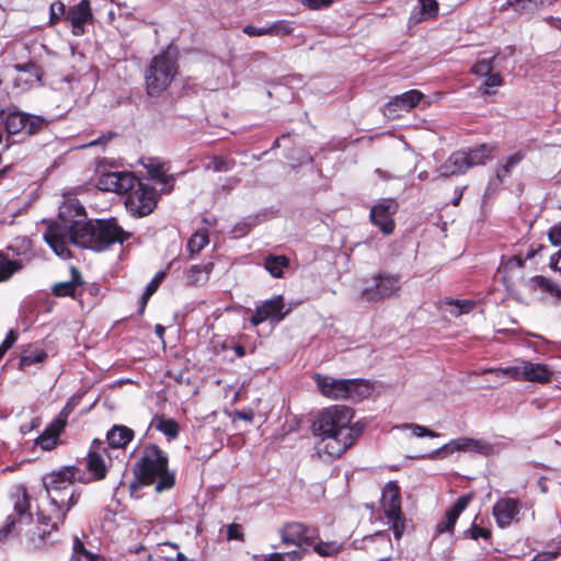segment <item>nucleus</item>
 Masks as SVG:
<instances>
[{
  "label": "nucleus",
  "instance_id": "nucleus-40",
  "mask_svg": "<svg viewBox=\"0 0 561 561\" xmlns=\"http://www.w3.org/2000/svg\"><path fill=\"white\" fill-rule=\"evenodd\" d=\"M14 68L19 72H25L28 75V78L25 80L26 82L33 83L39 82L42 80L43 70L33 61H28L26 64H18L14 66Z\"/></svg>",
  "mask_w": 561,
  "mask_h": 561
},
{
  "label": "nucleus",
  "instance_id": "nucleus-9",
  "mask_svg": "<svg viewBox=\"0 0 561 561\" xmlns=\"http://www.w3.org/2000/svg\"><path fill=\"white\" fill-rule=\"evenodd\" d=\"M282 542L286 546H296L298 550L288 552L291 560L301 559L302 553L319 539V529L300 522H288L279 528Z\"/></svg>",
  "mask_w": 561,
  "mask_h": 561
},
{
  "label": "nucleus",
  "instance_id": "nucleus-19",
  "mask_svg": "<svg viewBox=\"0 0 561 561\" xmlns=\"http://www.w3.org/2000/svg\"><path fill=\"white\" fill-rule=\"evenodd\" d=\"M106 451V448L103 447L102 440L99 438L93 439L91 448L87 455V470L92 476L94 481L104 480L107 476V467L105 465L104 458L102 457L100 450Z\"/></svg>",
  "mask_w": 561,
  "mask_h": 561
},
{
  "label": "nucleus",
  "instance_id": "nucleus-35",
  "mask_svg": "<svg viewBox=\"0 0 561 561\" xmlns=\"http://www.w3.org/2000/svg\"><path fill=\"white\" fill-rule=\"evenodd\" d=\"M558 0H510L508 3L519 12H535L540 8L548 7Z\"/></svg>",
  "mask_w": 561,
  "mask_h": 561
},
{
  "label": "nucleus",
  "instance_id": "nucleus-48",
  "mask_svg": "<svg viewBox=\"0 0 561 561\" xmlns=\"http://www.w3.org/2000/svg\"><path fill=\"white\" fill-rule=\"evenodd\" d=\"M493 71V59L478 60L472 67L471 72L477 76L486 77Z\"/></svg>",
  "mask_w": 561,
  "mask_h": 561
},
{
  "label": "nucleus",
  "instance_id": "nucleus-15",
  "mask_svg": "<svg viewBox=\"0 0 561 561\" xmlns=\"http://www.w3.org/2000/svg\"><path fill=\"white\" fill-rule=\"evenodd\" d=\"M399 209V204L393 198H388L376 204L370 209V220L385 234H391L394 231L396 222L393 216Z\"/></svg>",
  "mask_w": 561,
  "mask_h": 561
},
{
  "label": "nucleus",
  "instance_id": "nucleus-5",
  "mask_svg": "<svg viewBox=\"0 0 561 561\" xmlns=\"http://www.w3.org/2000/svg\"><path fill=\"white\" fill-rule=\"evenodd\" d=\"M179 72L178 58L167 48L156 55L147 66L144 79L146 93L158 98L168 90Z\"/></svg>",
  "mask_w": 561,
  "mask_h": 561
},
{
  "label": "nucleus",
  "instance_id": "nucleus-49",
  "mask_svg": "<svg viewBox=\"0 0 561 561\" xmlns=\"http://www.w3.org/2000/svg\"><path fill=\"white\" fill-rule=\"evenodd\" d=\"M471 444V453L490 456L494 451L493 445L484 439L472 438Z\"/></svg>",
  "mask_w": 561,
  "mask_h": 561
},
{
  "label": "nucleus",
  "instance_id": "nucleus-34",
  "mask_svg": "<svg viewBox=\"0 0 561 561\" xmlns=\"http://www.w3.org/2000/svg\"><path fill=\"white\" fill-rule=\"evenodd\" d=\"M209 243V236L206 229L197 231L191 236L186 249L190 252V259H193Z\"/></svg>",
  "mask_w": 561,
  "mask_h": 561
},
{
  "label": "nucleus",
  "instance_id": "nucleus-13",
  "mask_svg": "<svg viewBox=\"0 0 561 561\" xmlns=\"http://www.w3.org/2000/svg\"><path fill=\"white\" fill-rule=\"evenodd\" d=\"M288 312L289 310L285 309L284 296L276 295L256 306L255 311L249 321L253 327H257L265 321H270L271 323H279L285 319Z\"/></svg>",
  "mask_w": 561,
  "mask_h": 561
},
{
  "label": "nucleus",
  "instance_id": "nucleus-8",
  "mask_svg": "<svg viewBox=\"0 0 561 561\" xmlns=\"http://www.w3.org/2000/svg\"><path fill=\"white\" fill-rule=\"evenodd\" d=\"M380 506L394 538L400 539L405 531L407 519L401 510V489L397 481H389L382 488Z\"/></svg>",
  "mask_w": 561,
  "mask_h": 561
},
{
  "label": "nucleus",
  "instance_id": "nucleus-29",
  "mask_svg": "<svg viewBox=\"0 0 561 561\" xmlns=\"http://www.w3.org/2000/svg\"><path fill=\"white\" fill-rule=\"evenodd\" d=\"M150 425L157 431L163 433L169 439H174L179 436L180 426L174 419L165 417L163 414H156Z\"/></svg>",
  "mask_w": 561,
  "mask_h": 561
},
{
  "label": "nucleus",
  "instance_id": "nucleus-53",
  "mask_svg": "<svg viewBox=\"0 0 561 561\" xmlns=\"http://www.w3.org/2000/svg\"><path fill=\"white\" fill-rule=\"evenodd\" d=\"M503 84V78L500 73H493L486 76V79L484 80L482 87L484 88L483 93L484 94H491L492 92L489 90V88L493 87H500Z\"/></svg>",
  "mask_w": 561,
  "mask_h": 561
},
{
  "label": "nucleus",
  "instance_id": "nucleus-17",
  "mask_svg": "<svg viewBox=\"0 0 561 561\" xmlns=\"http://www.w3.org/2000/svg\"><path fill=\"white\" fill-rule=\"evenodd\" d=\"M519 511V500L502 497L494 504L492 514L497 526L500 528H506L517 518Z\"/></svg>",
  "mask_w": 561,
  "mask_h": 561
},
{
  "label": "nucleus",
  "instance_id": "nucleus-36",
  "mask_svg": "<svg viewBox=\"0 0 561 561\" xmlns=\"http://www.w3.org/2000/svg\"><path fill=\"white\" fill-rule=\"evenodd\" d=\"M526 158L524 150H518L510 156L506 161L496 170V178L502 182L503 179L512 172V170Z\"/></svg>",
  "mask_w": 561,
  "mask_h": 561
},
{
  "label": "nucleus",
  "instance_id": "nucleus-18",
  "mask_svg": "<svg viewBox=\"0 0 561 561\" xmlns=\"http://www.w3.org/2000/svg\"><path fill=\"white\" fill-rule=\"evenodd\" d=\"M134 173L131 172H106L100 175L98 187L102 191L125 194L127 187L134 183Z\"/></svg>",
  "mask_w": 561,
  "mask_h": 561
},
{
  "label": "nucleus",
  "instance_id": "nucleus-51",
  "mask_svg": "<svg viewBox=\"0 0 561 561\" xmlns=\"http://www.w3.org/2000/svg\"><path fill=\"white\" fill-rule=\"evenodd\" d=\"M469 537L473 540H478L479 538H482L486 541L491 540L492 533L488 528L480 527L477 524H472L471 527L466 531Z\"/></svg>",
  "mask_w": 561,
  "mask_h": 561
},
{
  "label": "nucleus",
  "instance_id": "nucleus-64",
  "mask_svg": "<svg viewBox=\"0 0 561 561\" xmlns=\"http://www.w3.org/2000/svg\"><path fill=\"white\" fill-rule=\"evenodd\" d=\"M73 561H100V557L87 550L82 554L78 556Z\"/></svg>",
  "mask_w": 561,
  "mask_h": 561
},
{
  "label": "nucleus",
  "instance_id": "nucleus-46",
  "mask_svg": "<svg viewBox=\"0 0 561 561\" xmlns=\"http://www.w3.org/2000/svg\"><path fill=\"white\" fill-rule=\"evenodd\" d=\"M268 32H271L268 33L271 36H287L294 32V28L290 26L289 22L280 20L268 25Z\"/></svg>",
  "mask_w": 561,
  "mask_h": 561
},
{
  "label": "nucleus",
  "instance_id": "nucleus-54",
  "mask_svg": "<svg viewBox=\"0 0 561 561\" xmlns=\"http://www.w3.org/2000/svg\"><path fill=\"white\" fill-rule=\"evenodd\" d=\"M227 539L244 541V534L242 531V526L237 523H231L227 527Z\"/></svg>",
  "mask_w": 561,
  "mask_h": 561
},
{
  "label": "nucleus",
  "instance_id": "nucleus-16",
  "mask_svg": "<svg viewBox=\"0 0 561 561\" xmlns=\"http://www.w3.org/2000/svg\"><path fill=\"white\" fill-rule=\"evenodd\" d=\"M66 20L72 26V34L82 36L85 33V24L93 22L90 1L81 0L79 3L71 5L67 11Z\"/></svg>",
  "mask_w": 561,
  "mask_h": 561
},
{
  "label": "nucleus",
  "instance_id": "nucleus-20",
  "mask_svg": "<svg viewBox=\"0 0 561 561\" xmlns=\"http://www.w3.org/2000/svg\"><path fill=\"white\" fill-rule=\"evenodd\" d=\"M473 497V493L460 495L455 504L446 511L444 518L436 525V531L438 534L453 531L460 514L467 508Z\"/></svg>",
  "mask_w": 561,
  "mask_h": 561
},
{
  "label": "nucleus",
  "instance_id": "nucleus-60",
  "mask_svg": "<svg viewBox=\"0 0 561 561\" xmlns=\"http://www.w3.org/2000/svg\"><path fill=\"white\" fill-rule=\"evenodd\" d=\"M550 266L561 273V249L550 256Z\"/></svg>",
  "mask_w": 561,
  "mask_h": 561
},
{
  "label": "nucleus",
  "instance_id": "nucleus-12",
  "mask_svg": "<svg viewBox=\"0 0 561 561\" xmlns=\"http://www.w3.org/2000/svg\"><path fill=\"white\" fill-rule=\"evenodd\" d=\"M401 287V275L377 273L371 277V285L362 289L360 298L367 302H378L398 296Z\"/></svg>",
  "mask_w": 561,
  "mask_h": 561
},
{
  "label": "nucleus",
  "instance_id": "nucleus-59",
  "mask_svg": "<svg viewBox=\"0 0 561 561\" xmlns=\"http://www.w3.org/2000/svg\"><path fill=\"white\" fill-rule=\"evenodd\" d=\"M242 31L248 36H264V35H268V33H270L268 26L256 27L253 25H245Z\"/></svg>",
  "mask_w": 561,
  "mask_h": 561
},
{
  "label": "nucleus",
  "instance_id": "nucleus-28",
  "mask_svg": "<svg viewBox=\"0 0 561 561\" xmlns=\"http://www.w3.org/2000/svg\"><path fill=\"white\" fill-rule=\"evenodd\" d=\"M423 99V93L419 90H410L400 95L394 96L387 106L399 107L400 110L409 111L415 107Z\"/></svg>",
  "mask_w": 561,
  "mask_h": 561
},
{
  "label": "nucleus",
  "instance_id": "nucleus-6",
  "mask_svg": "<svg viewBox=\"0 0 561 561\" xmlns=\"http://www.w3.org/2000/svg\"><path fill=\"white\" fill-rule=\"evenodd\" d=\"M125 206L133 217L141 218L150 215L158 205V193L149 179L134 175L131 187H127Z\"/></svg>",
  "mask_w": 561,
  "mask_h": 561
},
{
  "label": "nucleus",
  "instance_id": "nucleus-41",
  "mask_svg": "<svg viewBox=\"0 0 561 561\" xmlns=\"http://www.w3.org/2000/svg\"><path fill=\"white\" fill-rule=\"evenodd\" d=\"M421 18L417 21L432 20L438 16L439 4L437 0H417Z\"/></svg>",
  "mask_w": 561,
  "mask_h": 561
},
{
  "label": "nucleus",
  "instance_id": "nucleus-52",
  "mask_svg": "<svg viewBox=\"0 0 561 561\" xmlns=\"http://www.w3.org/2000/svg\"><path fill=\"white\" fill-rule=\"evenodd\" d=\"M404 427H408V428H411L412 430V433L413 435L417 436V437H438L439 436V433L437 432H434L423 425H420V424H414V423H411V424H404Z\"/></svg>",
  "mask_w": 561,
  "mask_h": 561
},
{
  "label": "nucleus",
  "instance_id": "nucleus-38",
  "mask_svg": "<svg viewBox=\"0 0 561 561\" xmlns=\"http://www.w3.org/2000/svg\"><path fill=\"white\" fill-rule=\"evenodd\" d=\"M440 304L453 307L454 309L450 310V313L455 317L469 313L476 307V302L473 300H460L451 298H445Z\"/></svg>",
  "mask_w": 561,
  "mask_h": 561
},
{
  "label": "nucleus",
  "instance_id": "nucleus-43",
  "mask_svg": "<svg viewBox=\"0 0 561 561\" xmlns=\"http://www.w3.org/2000/svg\"><path fill=\"white\" fill-rule=\"evenodd\" d=\"M79 402H80V398L71 397L67 401L65 407L61 409V411L58 413V415L53 421L61 424V426H64L66 428L68 425V419H69L70 414L73 412V410L76 409V407L79 404Z\"/></svg>",
  "mask_w": 561,
  "mask_h": 561
},
{
  "label": "nucleus",
  "instance_id": "nucleus-11",
  "mask_svg": "<svg viewBox=\"0 0 561 561\" xmlns=\"http://www.w3.org/2000/svg\"><path fill=\"white\" fill-rule=\"evenodd\" d=\"M11 500L14 513L7 517L4 526L0 529V542L5 541L14 533L18 524L28 525L33 520L31 495L25 485H16L11 494Z\"/></svg>",
  "mask_w": 561,
  "mask_h": 561
},
{
  "label": "nucleus",
  "instance_id": "nucleus-58",
  "mask_svg": "<svg viewBox=\"0 0 561 561\" xmlns=\"http://www.w3.org/2000/svg\"><path fill=\"white\" fill-rule=\"evenodd\" d=\"M549 241L553 245L561 244V222L552 226L548 232Z\"/></svg>",
  "mask_w": 561,
  "mask_h": 561
},
{
  "label": "nucleus",
  "instance_id": "nucleus-61",
  "mask_svg": "<svg viewBox=\"0 0 561 561\" xmlns=\"http://www.w3.org/2000/svg\"><path fill=\"white\" fill-rule=\"evenodd\" d=\"M87 549L83 545V542L79 539V538H76L75 539V542H73V557H72V561L80 554H82L83 552H85Z\"/></svg>",
  "mask_w": 561,
  "mask_h": 561
},
{
  "label": "nucleus",
  "instance_id": "nucleus-25",
  "mask_svg": "<svg viewBox=\"0 0 561 561\" xmlns=\"http://www.w3.org/2000/svg\"><path fill=\"white\" fill-rule=\"evenodd\" d=\"M469 170L465 150L453 152L440 165V173L445 178L465 174Z\"/></svg>",
  "mask_w": 561,
  "mask_h": 561
},
{
  "label": "nucleus",
  "instance_id": "nucleus-42",
  "mask_svg": "<svg viewBox=\"0 0 561 561\" xmlns=\"http://www.w3.org/2000/svg\"><path fill=\"white\" fill-rule=\"evenodd\" d=\"M524 365L522 367L518 366H507L501 368H490L486 373L494 374L496 376H508L513 380L524 381Z\"/></svg>",
  "mask_w": 561,
  "mask_h": 561
},
{
  "label": "nucleus",
  "instance_id": "nucleus-31",
  "mask_svg": "<svg viewBox=\"0 0 561 561\" xmlns=\"http://www.w3.org/2000/svg\"><path fill=\"white\" fill-rule=\"evenodd\" d=\"M530 283L535 289H539L540 291L561 301V287L551 278L542 275H536L530 278Z\"/></svg>",
  "mask_w": 561,
  "mask_h": 561
},
{
  "label": "nucleus",
  "instance_id": "nucleus-1",
  "mask_svg": "<svg viewBox=\"0 0 561 561\" xmlns=\"http://www.w3.org/2000/svg\"><path fill=\"white\" fill-rule=\"evenodd\" d=\"M82 472L77 466H64L57 470L47 472L42 478L43 488L48 497V506L38 511V524L48 529H43L39 535L45 539L47 535L57 531L67 518V514L80 500L81 492L72 488L76 481L82 482Z\"/></svg>",
  "mask_w": 561,
  "mask_h": 561
},
{
  "label": "nucleus",
  "instance_id": "nucleus-26",
  "mask_svg": "<svg viewBox=\"0 0 561 561\" xmlns=\"http://www.w3.org/2000/svg\"><path fill=\"white\" fill-rule=\"evenodd\" d=\"M135 432L126 425H113L106 433V440L113 449H124L134 439Z\"/></svg>",
  "mask_w": 561,
  "mask_h": 561
},
{
  "label": "nucleus",
  "instance_id": "nucleus-57",
  "mask_svg": "<svg viewBox=\"0 0 561 561\" xmlns=\"http://www.w3.org/2000/svg\"><path fill=\"white\" fill-rule=\"evenodd\" d=\"M16 340H18L16 332L14 330H10L7 333L2 343L0 344V352L3 356L13 346V344L16 342Z\"/></svg>",
  "mask_w": 561,
  "mask_h": 561
},
{
  "label": "nucleus",
  "instance_id": "nucleus-37",
  "mask_svg": "<svg viewBox=\"0 0 561 561\" xmlns=\"http://www.w3.org/2000/svg\"><path fill=\"white\" fill-rule=\"evenodd\" d=\"M313 551L317 552L321 557H335L337 556L344 548L343 543L333 541H314Z\"/></svg>",
  "mask_w": 561,
  "mask_h": 561
},
{
  "label": "nucleus",
  "instance_id": "nucleus-62",
  "mask_svg": "<svg viewBox=\"0 0 561 561\" xmlns=\"http://www.w3.org/2000/svg\"><path fill=\"white\" fill-rule=\"evenodd\" d=\"M250 230H251L250 225L244 224V222L237 224L233 228V232L237 233L238 236H244V234L249 233Z\"/></svg>",
  "mask_w": 561,
  "mask_h": 561
},
{
  "label": "nucleus",
  "instance_id": "nucleus-3",
  "mask_svg": "<svg viewBox=\"0 0 561 561\" xmlns=\"http://www.w3.org/2000/svg\"><path fill=\"white\" fill-rule=\"evenodd\" d=\"M133 473L136 481L130 484L131 489L154 485V491L162 493L173 489L176 482L175 472L169 468L168 454L157 444H148L142 448L134 463Z\"/></svg>",
  "mask_w": 561,
  "mask_h": 561
},
{
  "label": "nucleus",
  "instance_id": "nucleus-32",
  "mask_svg": "<svg viewBox=\"0 0 561 561\" xmlns=\"http://www.w3.org/2000/svg\"><path fill=\"white\" fill-rule=\"evenodd\" d=\"M289 259L286 255L270 254L264 259V267L275 278L283 277L284 268L288 267Z\"/></svg>",
  "mask_w": 561,
  "mask_h": 561
},
{
  "label": "nucleus",
  "instance_id": "nucleus-2",
  "mask_svg": "<svg viewBox=\"0 0 561 561\" xmlns=\"http://www.w3.org/2000/svg\"><path fill=\"white\" fill-rule=\"evenodd\" d=\"M354 410L345 405H332L321 411L312 424V432L321 437L319 449L332 458L341 457L364 432L359 422L352 424Z\"/></svg>",
  "mask_w": 561,
  "mask_h": 561
},
{
  "label": "nucleus",
  "instance_id": "nucleus-10",
  "mask_svg": "<svg viewBox=\"0 0 561 561\" xmlns=\"http://www.w3.org/2000/svg\"><path fill=\"white\" fill-rule=\"evenodd\" d=\"M0 117L9 136L19 134L36 135L49 125V121L45 117L19 110H1Z\"/></svg>",
  "mask_w": 561,
  "mask_h": 561
},
{
  "label": "nucleus",
  "instance_id": "nucleus-47",
  "mask_svg": "<svg viewBox=\"0 0 561 561\" xmlns=\"http://www.w3.org/2000/svg\"><path fill=\"white\" fill-rule=\"evenodd\" d=\"M67 11L66 5L61 1H57L50 4L49 8V24L56 25L62 16L66 18Z\"/></svg>",
  "mask_w": 561,
  "mask_h": 561
},
{
  "label": "nucleus",
  "instance_id": "nucleus-27",
  "mask_svg": "<svg viewBox=\"0 0 561 561\" xmlns=\"http://www.w3.org/2000/svg\"><path fill=\"white\" fill-rule=\"evenodd\" d=\"M495 146L490 144H481L477 147L465 150L469 169L484 164L492 158Z\"/></svg>",
  "mask_w": 561,
  "mask_h": 561
},
{
  "label": "nucleus",
  "instance_id": "nucleus-33",
  "mask_svg": "<svg viewBox=\"0 0 561 561\" xmlns=\"http://www.w3.org/2000/svg\"><path fill=\"white\" fill-rule=\"evenodd\" d=\"M23 267L21 260H10L0 252V282L9 280L13 274Z\"/></svg>",
  "mask_w": 561,
  "mask_h": 561
},
{
  "label": "nucleus",
  "instance_id": "nucleus-63",
  "mask_svg": "<svg viewBox=\"0 0 561 561\" xmlns=\"http://www.w3.org/2000/svg\"><path fill=\"white\" fill-rule=\"evenodd\" d=\"M116 134L113 133V131H108L106 135H102L101 137H99L98 139L93 140L90 145L91 146H96V145H103V144H106L107 141H110L113 137H115Z\"/></svg>",
  "mask_w": 561,
  "mask_h": 561
},
{
  "label": "nucleus",
  "instance_id": "nucleus-56",
  "mask_svg": "<svg viewBox=\"0 0 561 561\" xmlns=\"http://www.w3.org/2000/svg\"><path fill=\"white\" fill-rule=\"evenodd\" d=\"M165 276H167V272H164V271L158 272L153 276V278L150 280V283L147 285L145 291H147V294L153 295L160 287L161 283L165 278Z\"/></svg>",
  "mask_w": 561,
  "mask_h": 561
},
{
  "label": "nucleus",
  "instance_id": "nucleus-55",
  "mask_svg": "<svg viewBox=\"0 0 561 561\" xmlns=\"http://www.w3.org/2000/svg\"><path fill=\"white\" fill-rule=\"evenodd\" d=\"M301 3L308 10L318 11L329 8L333 0H301Z\"/></svg>",
  "mask_w": 561,
  "mask_h": 561
},
{
  "label": "nucleus",
  "instance_id": "nucleus-14",
  "mask_svg": "<svg viewBox=\"0 0 561 561\" xmlns=\"http://www.w3.org/2000/svg\"><path fill=\"white\" fill-rule=\"evenodd\" d=\"M44 240L50 249L62 259L72 257L68 244H72V224L70 226L58 222L50 224L44 232Z\"/></svg>",
  "mask_w": 561,
  "mask_h": 561
},
{
  "label": "nucleus",
  "instance_id": "nucleus-21",
  "mask_svg": "<svg viewBox=\"0 0 561 561\" xmlns=\"http://www.w3.org/2000/svg\"><path fill=\"white\" fill-rule=\"evenodd\" d=\"M71 279L68 282L56 283L51 287V294L56 297H70L78 299L81 296L79 288L83 286L84 280L81 272L76 267L70 268Z\"/></svg>",
  "mask_w": 561,
  "mask_h": 561
},
{
  "label": "nucleus",
  "instance_id": "nucleus-44",
  "mask_svg": "<svg viewBox=\"0 0 561 561\" xmlns=\"http://www.w3.org/2000/svg\"><path fill=\"white\" fill-rule=\"evenodd\" d=\"M148 174L150 179L154 180L160 184L169 183L170 176L165 173L164 167L162 163L150 162L147 167Z\"/></svg>",
  "mask_w": 561,
  "mask_h": 561
},
{
  "label": "nucleus",
  "instance_id": "nucleus-39",
  "mask_svg": "<svg viewBox=\"0 0 561 561\" xmlns=\"http://www.w3.org/2000/svg\"><path fill=\"white\" fill-rule=\"evenodd\" d=\"M236 160L233 158L226 156H213L207 164V169H211L215 172H227L232 170Z\"/></svg>",
  "mask_w": 561,
  "mask_h": 561
},
{
  "label": "nucleus",
  "instance_id": "nucleus-4",
  "mask_svg": "<svg viewBox=\"0 0 561 561\" xmlns=\"http://www.w3.org/2000/svg\"><path fill=\"white\" fill-rule=\"evenodd\" d=\"M129 237L115 218L72 221V244L79 248L102 252Z\"/></svg>",
  "mask_w": 561,
  "mask_h": 561
},
{
  "label": "nucleus",
  "instance_id": "nucleus-22",
  "mask_svg": "<svg viewBox=\"0 0 561 561\" xmlns=\"http://www.w3.org/2000/svg\"><path fill=\"white\" fill-rule=\"evenodd\" d=\"M65 430L66 428L61 426V424L51 421L47 424L43 433L35 438L34 444L39 446L44 451H51L62 444L60 435Z\"/></svg>",
  "mask_w": 561,
  "mask_h": 561
},
{
  "label": "nucleus",
  "instance_id": "nucleus-45",
  "mask_svg": "<svg viewBox=\"0 0 561 561\" xmlns=\"http://www.w3.org/2000/svg\"><path fill=\"white\" fill-rule=\"evenodd\" d=\"M47 358V353L43 350L34 353L24 354L21 356L20 365L22 368L32 366L34 364L43 363Z\"/></svg>",
  "mask_w": 561,
  "mask_h": 561
},
{
  "label": "nucleus",
  "instance_id": "nucleus-24",
  "mask_svg": "<svg viewBox=\"0 0 561 561\" xmlns=\"http://www.w3.org/2000/svg\"><path fill=\"white\" fill-rule=\"evenodd\" d=\"M524 364V381L537 382V383H549L554 371L546 364L523 362Z\"/></svg>",
  "mask_w": 561,
  "mask_h": 561
},
{
  "label": "nucleus",
  "instance_id": "nucleus-7",
  "mask_svg": "<svg viewBox=\"0 0 561 561\" xmlns=\"http://www.w3.org/2000/svg\"><path fill=\"white\" fill-rule=\"evenodd\" d=\"M316 382L321 393L333 400L350 399L358 401L369 394V386L358 379H335L330 376H320Z\"/></svg>",
  "mask_w": 561,
  "mask_h": 561
},
{
  "label": "nucleus",
  "instance_id": "nucleus-30",
  "mask_svg": "<svg viewBox=\"0 0 561 561\" xmlns=\"http://www.w3.org/2000/svg\"><path fill=\"white\" fill-rule=\"evenodd\" d=\"M472 438L471 437H459L456 439H451L447 444L443 445L440 448L434 450L430 458L434 459L438 457L440 454L450 455L455 451H471V444Z\"/></svg>",
  "mask_w": 561,
  "mask_h": 561
},
{
  "label": "nucleus",
  "instance_id": "nucleus-23",
  "mask_svg": "<svg viewBox=\"0 0 561 561\" xmlns=\"http://www.w3.org/2000/svg\"><path fill=\"white\" fill-rule=\"evenodd\" d=\"M215 268V263L208 261L203 264H193L185 270V282L188 287L204 286Z\"/></svg>",
  "mask_w": 561,
  "mask_h": 561
},
{
  "label": "nucleus",
  "instance_id": "nucleus-50",
  "mask_svg": "<svg viewBox=\"0 0 561 561\" xmlns=\"http://www.w3.org/2000/svg\"><path fill=\"white\" fill-rule=\"evenodd\" d=\"M525 256L516 254L510 257L505 263L502 264V271L504 273L513 272L514 270H522L525 264Z\"/></svg>",
  "mask_w": 561,
  "mask_h": 561
}]
</instances>
